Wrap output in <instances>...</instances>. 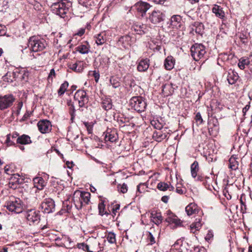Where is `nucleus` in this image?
<instances>
[{"label": "nucleus", "mask_w": 252, "mask_h": 252, "mask_svg": "<svg viewBox=\"0 0 252 252\" xmlns=\"http://www.w3.org/2000/svg\"><path fill=\"white\" fill-rule=\"evenodd\" d=\"M151 220L156 224L159 225L162 222L163 218L160 212L152 211L151 213Z\"/></svg>", "instance_id": "obj_19"}, {"label": "nucleus", "mask_w": 252, "mask_h": 252, "mask_svg": "<svg viewBox=\"0 0 252 252\" xmlns=\"http://www.w3.org/2000/svg\"><path fill=\"white\" fill-rule=\"evenodd\" d=\"M149 66V60L146 59L141 60L137 66V70L139 71H145L148 69Z\"/></svg>", "instance_id": "obj_28"}, {"label": "nucleus", "mask_w": 252, "mask_h": 252, "mask_svg": "<svg viewBox=\"0 0 252 252\" xmlns=\"http://www.w3.org/2000/svg\"><path fill=\"white\" fill-rule=\"evenodd\" d=\"M190 169L192 177L194 178H196L199 170L198 163L196 161H194L191 165Z\"/></svg>", "instance_id": "obj_36"}, {"label": "nucleus", "mask_w": 252, "mask_h": 252, "mask_svg": "<svg viewBox=\"0 0 252 252\" xmlns=\"http://www.w3.org/2000/svg\"><path fill=\"white\" fill-rule=\"evenodd\" d=\"M120 205L119 204H115L114 205L112 209V211L113 213V216L114 217V216L116 215V213L117 212L118 210L120 209Z\"/></svg>", "instance_id": "obj_49"}, {"label": "nucleus", "mask_w": 252, "mask_h": 252, "mask_svg": "<svg viewBox=\"0 0 252 252\" xmlns=\"http://www.w3.org/2000/svg\"><path fill=\"white\" fill-rule=\"evenodd\" d=\"M106 238L110 244H115L116 242V234L114 232H108L106 235Z\"/></svg>", "instance_id": "obj_39"}, {"label": "nucleus", "mask_w": 252, "mask_h": 252, "mask_svg": "<svg viewBox=\"0 0 252 252\" xmlns=\"http://www.w3.org/2000/svg\"><path fill=\"white\" fill-rule=\"evenodd\" d=\"M238 66L242 70H244L247 66L250 70L252 71V63L251 59H250V55L248 57L241 58L238 61Z\"/></svg>", "instance_id": "obj_13"}, {"label": "nucleus", "mask_w": 252, "mask_h": 252, "mask_svg": "<svg viewBox=\"0 0 252 252\" xmlns=\"http://www.w3.org/2000/svg\"><path fill=\"white\" fill-rule=\"evenodd\" d=\"M55 75H56V73H55L54 69H51L50 73L48 75V79L49 80L51 79V80H52L53 76L55 77Z\"/></svg>", "instance_id": "obj_53"}, {"label": "nucleus", "mask_w": 252, "mask_h": 252, "mask_svg": "<svg viewBox=\"0 0 252 252\" xmlns=\"http://www.w3.org/2000/svg\"><path fill=\"white\" fill-rule=\"evenodd\" d=\"M105 199L100 197V202L98 203V208L99 210V214L101 216L106 215L107 216L110 214V212H108L105 207Z\"/></svg>", "instance_id": "obj_23"}, {"label": "nucleus", "mask_w": 252, "mask_h": 252, "mask_svg": "<svg viewBox=\"0 0 252 252\" xmlns=\"http://www.w3.org/2000/svg\"><path fill=\"white\" fill-rule=\"evenodd\" d=\"M70 114H71V120L72 122H73V120L75 117V110L74 109H73L72 110V111L71 112Z\"/></svg>", "instance_id": "obj_64"}, {"label": "nucleus", "mask_w": 252, "mask_h": 252, "mask_svg": "<svg viewBox=\"0 0 252 252\" xmlns=\"http://www.w3.org/2000/svg\"><path fill=\"white\" fill-rule=\"evenodd\" d=\"M153 1L157 4H163L165 0H153Z\"/></svg>", "instance_id": "obj_62"}, {"label": "nucleus", "mask_w": 252, "mask_h": 252, "mask_svg": "<svg viewBox=\"0 0 252 252\" xmlns=\"http://www.w3.org/2000/svg\"><path fill=\"white\" fill-rule=\"evenodd\" d=\"M176 192L179 194H183L186 193V188L183 187V184L180 182L176 185Z\"/></svg>", "instance_id": "obj_38"}, {"label": "nucleus", "mask_w": 252, "mask_h": 252, "mask_svg": "<svg viewBox=\"0 0 252 252\" xmlns=\"http://www.w3.org/2000/svg\"><path fill=\"white\" fill-rule=\"evenodd\" d=\"M46 45V42L43 38H40L35 36L30 37L28 40V46L30 48V56H33V58H35L32 53L42 51L45 48Z\"/></svg>", "instance_id": "obj_2"}, {"label": "nucleus", "mask_w": 252, "mask_h": 252, "mask_svg": "<svg viewBox=\"0 0 252 252\" xmlns=\"http://www.w3.org/2000/svg\"><path fill=\"white\" fill-rule=\"evenodd\" d=\"M149 14V20L153 24H158L164 20V14L160 11L154 10Z\"/></svg>", "instance_id": "obj_10"}, {"label": "nucleus", "mask_w": 252, "mask_h": 252, "mask_svg": "<svg viewBox=\"0 0 252 252\" xmlns=\"http://www.w3.org/2000/svg\"><path fill=\"white\" fill-rule=\"evenodd\" d=\"M194 251V252H205V250L203 247H196Z\"/></svg>", "instance_id": "obj_57"}, {"label": "nucleus", "mask_w": 252, "mask_h": 252, "mask_svg": "<svg viewBox=\"0 0 252 252\" xmlns=\"http://www.w3.org/2000/svg\"><path fill=\"white\" fill-rule=\"evenodd\" d=\"M161 200L164 203H167L168 200V197L167 196H164L161 198Z\"/></svg>", "instance_id": "obj_63"}, {"label": "nucleus", "mask_w": 252, "mask_h": 252, "mask_svg": "<svg viewBox=\"0 0 252 252\" xmlns=\"http://www.w3.org/2000/svg\"><path fill=\"white\" fill-rule=\"evenodd\" d=\"M117 138L118 136L115 129H108L105 133V140L106 141L114 142Z\"/></svg>", "instance_id": "obj_18"}, {"label": "nucleus", "mask_w": 252, "mask_h": 252, "mask_svg": "<svg viewBox=\"0 0 252 252\" xmlns=\"http://www.w3.org/2000/svg\"><path fill=\"white\" fill-rule=\"evenodd\" d=\"M147 240L149 242V244L151 245H152L156 243L155 238L151 232H149L148 233Z\"/></svg>", "instance_id": "obj_44"}, {"label": "nucleus", "mask_w": 252, "mask_h": 252, "mask_svg": "<svg viewBox=\"0 0 252 252\" xmlns=\"http://www.w3.org/2000/svg\"><path fill=\"white\" fill-rule=\"evenodd\" d=\"M250 108V105H247L243 109V113L244 114V115H245L247 112V111Z\"/></svg>", "instance_id": "obj_60"}, {"label": "nucleus", "mask_w": 252, "mask_h": 252, "mask_svg": "<svg viewBox=\"0 0 252 252\" xmlns=\"http://www.w3.org/2000/svg\"><path fill=\"white\" fill-rule=\"evenodd\" d=\"M198 211V207L194 203H190L186 207V212L188 216L196 214Z\"/></svg>", "instance_id": "obj_22"}, {"label": "nucleus", "mask_w": 252, "mask_h": 252, "mask_svg": "<svg viewBox=\"0 0 252 252\" xmlns=\"http://www.w3.org/2000/svg\"><path fill=\"white\" fill-rule=\"evenodd\" d=\"M34 187L39 190H42L46 185V182L41 177H37L33 179Z\"/></svg>", "instance_id": "obj_21"}, {"label": "nucleus", "mask_w": 252, "mask_h": 252, "mask_svg": "<svg viewBox=\"0 0 252 252\" xmlns=\"http://www.w3.org/2000/svg\"><path fill=\"white\" fill-rule=\"evenodd\" d=\"M195 120L196 123L198 125H200L203 123V119L199 112L196 113L195 117Z\"/></svg>", "instance_id": "obj_47"}, {"label": "nucleus", "mask_w": 252, "mask_h": 252, "mask_svg": "<svg viewBox=\"0 0 252 252\" xmlns=\"http://www.w3.org/2000/svg\"><path fill=\"white\" fill-rule=\"evenodd\" d=\"M129 105L132 108L138 112H144L146 108L145 99L140 96L132 97L129 100Z\"/></svg>", "instance_id": "obj_4"}, {"label": "nucleus", "mask_w": 252, "mask_h": 252, "mask_svg": "<svg viewBox=\"0 0 252 252\" xmlns=\"http://www.w3.org/2000/svg\"><path fill=\"white\" fill-rule=\"evenodd\" d=\"M31 112L29 111H27L26 113L24 114V115L23 117V120H25L27 119H28L29 117H30L31 115Z\"/></svg>", "instance_id": "obj_58"}, {"label": "nucleus", "mask_w": 252, "mask_h": 252, "mask_svg": "<svg viewBox=\"0 0 252 252\" xmlns=\"http://www.w3.org/2000/svg\"><path fill=\"white\" fill-rule=\"evenodd\" d=\"M175 60L172 56L167 57L164 61V66L167 70L172 69L175 65Z\"/></svg>", "instance_id": "obj_29"}, {"label": "nucleus", "mask_w": 252, "mask_h": 252, "mask_svg": "<svg viewBox=\"0 0 252 252\" xmlns=\"http://www.w3.org/2000/svg\"><path fill=\"white\" fill-rule=\"evenodd\" d=\"M68 86V83L67 82L65 81L60 86V89H59L58 93L59 95H61L63 94L66 91Z\"/></svg>", "instance_id": "obj_40"}, {"label": "nucleus", "mask_w": 252, "mask_h": 252, "mask_svg": "<svg viewBox=\"0 0 252 252\" xmlns=\"http://www.w3.org/2000/svg\"><path fill=\"white\" fill-rule=\"evenodd\" d=\"M43 212L49 214L55 210V202L52 199H46L41 205Z\"/></svg>", "instance_id": "obj_11"}, {"label": "nucleus", "mask_w": 252, "mask_h": 252, "mask_svg": "<svg viewBox=\"0 0 252 252\" xmlns=\"http://www.w3.org/2000/svg\"><path fill=\"white\" fill-rule=\"evenodd\" d=\"M212 11L217 17L222 20L224 19L225 13L221 6L218 4L213 5Z\"/></svg>", "instance_id": "obj_16"}, {"label": "nucleus", "mask_w": 252, "mask_h": 252, "mask_svg": "<svg viewBox=\"0 0 252 252\" xmlns=\"http://www.w3.org/2000/svg\"><path fill=\"white\" fill-rule=\"evenodd\" d=\"M134 7L137 10L138 12L141 14V16L143 17L145 15L147 11L149 9L151 6L150 5L146 2L139 1L137 2L135 5Z\"/></svg>", "instance_id": "obj_14"}, {"label": "nucleus", "mask_w": 252, "mask_h": 252, "mask_svg": "<svg viewBox=\"0 0 252 252\" xmlns=\"http://www.w3.org/2000/svg\"><path fill=\"white\" fill-rule=\"evenodd\" d=\"M110 83L114 88H117L120 86V82L117 78L111 77L110 79Z\"/></svg>", "instance_id": "obj_41"}, {"label": "nucleus", "mask_w": 252, "mask_h": 252, "mask_svg": "<svg viewBox=\"0 0 252 252\" xmlns=\"http://www.w3.org/2000/svg\"><path fill=\"white\" fill-rule=\"evenodd\" d=\"M144 186V184H142V183H140V184H139L137 187V191H138L140 193H141L142 192V190H141V186Z\"/></svg>", "instance_id": "obj_61"}, {"label": "nucleus", "mask_w": 252, "mask_h": 252, "mask_svg": "<svg viewBox=\"0 0 252 252\" xmlns=\"http://www.w3.org/2000/svg\"><path fill=\"white\" fill-rule=\"evenodd\" d=\"M153 136L156 141L159 142L164 139L166 137V135L165 133L163 134L161 131L158 130L154 132Z\"/></svg>", "instance_id": "obj_37"}, {"label": "nucleus", "mask_w": 252, "mask_h": 252, "mask_svg": "<svg viewBox=\"0 0 252 252\" xmlns=\"http://www.w3.org/2000/svg\"><path fill=\"white\" fill-rule=\"evenodd\" d=\"M239 76L238 73L234 70H229L227 73V80L230 84H234L238 79Z\"/></svg>", "instance_id": "obj_24"}, {"label": "nucleus", "mask_w": 252, "mask_h": 252, "mask_svg": "<svg viewBox=\"0 0 252 252\" xmlns=\"http://www.w3.org/2000/svg\"><path fill=\"white\" fill-rule=\"evenodd\" d=\"M90 198L91 194L89 192L76 190L73 194L72 199L76 208L79 210L89 203Z\"/></svg>", "instance_id": "obj_3"}, {"label": "nucleus", "mask_w": 252, "mask_h": 252, "mask_svg": "<svg viewBox=\"0 0 252 252\" xmlns=\"http://www.w3.org/2000/svg\"><path fill=\"white\" fill-rule=\"evenodd\" d=\"M16 142L17 143L22 145H26L31 143L32 140L31 137L29 135L23 134L17 138Z\"/></svg>", "instance_id": "obj_27"}, {"label": "nucleus", "mask_w": 252, "mask_h": 252, "mask_svg": "<svg viewBox=\"0 0 252 252\" xmlns=\"http://www.w3.org/2000/svg\"><path fill=\"white\" fill-rule=\"evenodd\" d=\"M37 126L39 130L42 133L49 132L52 129L51 123L46 120H41L38 122Z\"/></svg>", "instance_id": "obj_12"}, {"label": "nucleus", "mask_w": 252, "mask_h": 252, "mask_svg": "<svg viewBox=\"0 0 252 252\" xmlns=\"http://www.w3.org/2000/svg\"><path fill=\"white\" fill-rule=\"evenodd\" d=\"M86 245V244L85 243H79L77 244V248L83 250L85 248V246Z\"/></svg>", "instance_id": "obj_59"}, {"label": "nucleus", "mask_w": 252, "mask_h": 252, "mask_svg": "<svg viewBox=\"0 0 252 252\" xmlns=\"http://www.w3.org/2000/svg\"><path fill=\"white\" fill-rule=\"evenodd\" d=\"M213 237V232L211 231H209L207 234L206 235L205 237V239L207 241H209L210 239H211Z\"/></svg>", "instance_id": "obj_54"}, {"label": "nucleus", "mask_w": 252, "mask_h": 252, "mask_svg": "<svg viewBox=\"0 0 252 252\" xmlns=\"http://www.w3.org/2000/svg\"><path fill=\"white\" fill-rule=\"evenodd\" d=\"M24 216L30 225L36 224L39 222V212L34 209L27 210L24 213Z\"/></svg>", "instance_id": "obj_8"}, {"label": "nucleus", "mask_w": 252, "mask_h": 252, "mask_svg": "<svg viewBox=\"0 0 252 252\" xmlns=\"http://www.w3.org/2000/svg\"><path fill=\"white\" fill-rule=\"evenodd\" d=\"M15 100V98L12 94L0 95V110L2 111L10 107Z\"/></svg>", "instance_id": "obj_7"}, {"label": "nucleus", "mask_w": 252, "mask_h": 252, "mask_svg": "<svg viewBox=\"0 0 252 252\" xmlns=\"http://www.w3.org/2000/svg\"><path fill=\"white\" fill-rule=\"evenodd\" d=\"M102 108L106 111L110 110L112 107V100L109 98H106L102 102Z\"/></svg>", "instance_id": "obj_34"}, {"label": "nucleus", "mask_w": 252, "mask_h": 252, "mask_svg": "<svg viewBox=\"0 0 252 252\" xmlns=\"http://www.w3.org/2000/svg\"><path fill=\"white\" fill-rule=\"evenodd\" d=\"M68 67L76 72L83 71L84 67V63L82 61H78L75 63L71 62L68 64Z\"/></svg>", "instance_id": "obj_17"}, {"label": "nucleus", "mask_w": 252, "mask_h": 252, "mask_svg": "<svg viewBox=\"0 0 252 252\" xmlns=\"http://www.w3.org/2000/svg\"><path fill=\"white\" fill-rule=\"evenodd\" d=\"M72 3L68 0H62L54 3L51 8L53 12L61 18H64L66 14L70 12Z\"/></svg>", "instance_id": "obj_1"}, {"label": "nucleus", "mask_w": 252, "mask_h": 252, "mask_svg": "<svg viewBox=\"0 0 252 252\" xmlns=\"http://www.w3.org/2000/svg\"><path fill=\"white\" fill-rule=\"evenodd\" d=\"M202 226L201 222V219H196V221L192 223L190 225V230L191 233H195L197 231H199Z\"/></svg>", "instance_id": "obj_30"}, {"label": "nucleus", "mask_w": 252, "mask_h": 252, "mask_svg": "<svg viewBox=\"0 0 252 252\" xmlns=\"http://www.w3.org/2000/svg\"><path fill=\"white\" fill-rule=\"evenodd\" d=\"M157 188L161 191H166L168 189L170 191H173L174 189V187L171 184H168L163 182L158 183L157 185Z\"/></svg>", "instance_id": "obj_26"}, {"label": "nucleus", "mask_w": 252, "mask_h": 252, "mask_svg": "<svg viewBox=\"0 0 252 252\" xmlns=\"http://www.w3.org/2000/svg\"><path fill=\"white\" fill-rule=\"evenodd\" d=\"M7 210L11 212L19 214L23 211L22 201L19 198L12 197L6 202L5 205Z\"/></svg>", "instance_id": "obj_6"}, {"label": "nucleus", "mask_w": 252, "mask_h": 252, "mask_svg": "<svg viewBox=\"0 0 252 252\" xmlns=\"http://www.w3.org/2000/svg\"><path fill=\"white\" fill-rule=\"evenodd\" d=\"M229 167L231 170H236L238 168L239 162L236 160V158L234 156H232L229 160Z\"/></svg>", "instance_id": "obj_33"}, {"label": "nucleus", "mask_w": 252, "mask_h": 252, "mask_svg": "<svg viewBox=\"0 0 252 252\" xmlns=\"http://www.w3.org/2000/svg\"><path fill=\"white\" fill-rule=\"evenodd\" d=\"M194 26L196 27L195 31L196 32L199 33H200L201 31L203 30V25L202 23L198 22H196L194 24Z\"/></svg>", "instance_id": "obj_45"}, {"label": "nucleus", "mask_w": 252, "mask_h": 252, "mask_svg": "<svg viewBox=\"0 0 252 252\" xmlns=\"http://www.w3.org/2000/svg\"><path fill=\"white\" fill-rule=\"evenodd\" d=\"M74 98L77 101L80 107L85 106L89 102V96L83 90H79L75 92Z\"/></svg>", "instance_id": "obj_9"}, {"label": "nucleus", "mask_w": 252, "mask_h": 252, "mask_svg": "<svg viewBox=\"0 0 252 252\" xmlns=\"http://www.w3.org/2000/svg\"><path fill=\"white\" fill-rule=\"evenodd\" d=\"M6 142L8 146H11L14 144V142L11 139L10 135H7Z\"/></svg>", "instance_id": "obj_51"}, {"label": "nucleus", "mask_w": 252, "mask_h": 252, "mask_svg": "<svg viewBox=\"0 0 252 252\" xmlns=\"http://www.w3.org/2000/svg\"><path fill=\"white\" fill-rule=\"evenodd\" d=\"M118 190L120 192L125 193L127 191V187L126 184H123L118 186Z\"/></svg>", "instance_id": "obj_46"}, {"label": "nucleus", "mask_w": 252, "mask_h": 252, "mask_svg": "<svg viewBox=\"0 0 252 252\" xmlns=\"http://www.w3.org/2000/svg\"><path fill=\"white\" fill-rule=\"evenodd\" d=\"M93 76L94 78L95 81L97 83L98 82L100 75L98 71L96 70L93 71Z\"/></svg>", "instance_id": "obj_48"}, {"label": "nucleus", "mask_w": 252, "mask_h": 252, "mask_svg": "<svg viewBox=\"0 0 252 252\" xmlns=\"http://www.w3.org/2000/svg\"><path fill=\"white\" fill-rule=\"evenodd\" d=\"M170 25L173 29H178L182 26V17L179 15H173L170 20Z\"/></svg>", "instance_id": "obj_15"}, {"label": "nucleus", "mask_w": 252, "mask_h": 252, "mask_svg": "<svg viewBox=\"0 0 252 252\" xmlns=\"http://www.w3.org/2000/svg\"><path fill=\"white\" fill-rule=\"evenodd\" d=\"M13 73L7 72L4 76L2 79L4 81L10 83L13 82Z\"/></svg>", "instance_id": "obj_42"}, {"label": "nucleus", "mask_w": 252, "mask_h": 252, "mask_svg": "<svg viewBox=\"0 0 252 252\" xmlns=\"http://www.w3.org/2000/svg\"><path fill=\"white\" fill-rule=\"evenodd\" d=\"M85 32V29L83 28L80 29L78 32L75 34V35H77L78 36H81L83 35Z\"/></svg>", "instance_id": "obj_56"}, {"label": "nucleus", "mask_w": 252, "mask_h": 252, "mask_svg": "<svg viewBox=\"0 0 252 252\" xmlns=\"http://www.w3.org/2000/svg\"><path fill=\"white\" fill-rule=\"evenodd\" d=\"M131 39V37L129 35H126L119 38L118 43L124 48H127L128 46L130 45Z\"/></svg>", "instance_id": "obj_25"}, {"label": "nucleus", "mask_w": 252, "mask_h": 252, "mask_svg": "<svg viewBox=\"0 0 252 252\" xmlns=\"http://www.w3.org/2000/svg\"><path fill=\"white\" fill-rule=\"evenodd\" d=\"M165 220L169 223H174L177 226L181 224V221L176 216H169Z\"/></svg>", "instance_id": "obj_35"}, {"label": "nucleus", "mask_w": 252, "mask_h": 252, "mask_svg": "<svg viewBox=\"0 0 252 252\" xmlns=\"http://www.w3.org/2000/svg\"><path fill=\"white\" fill-rule=\"evenodd\" d=\"M131 29L136 34H143L146 32V26L142 24L135 23Z\"/></svg>", "instance_id": "obj_20"}, {"label": "nucleus", "mask_w": 252, "mask_h": 252, "mask_svg": "<svg viewBox=\"0 0 252 252\" xmlns=\"http://www.w3.org/2000/svg\"><path fill=\"white\" fill-rule=\"evenodd\" d=\"M151 124L152 126H154V127L156 128V129H160L161 128H162V126L161 124H157L156 122L155 121H153L152 122H151Z\"/></svg>", "instance_id": "obj_52"}, {"label": "nucleus", "mask_w": 252, "mask_h": 252, "mask_svg": "<svg viewBox=\"0 0 252 252\" xmlns=\"http://www.w3.org/2000/svg\"><path fill=\"white\" fill-rule=\"evenodd\" d=\"M23 102L22 101H20V102H19L17 104V107H16V108H17V110H16V114L17 115H19L20 113V111L23 107Z\"/></svg>", "instance_id": "obj_50"}, {"label": "nucleus", "mask_w": 252, "mask_h": 252, "mask_svg": "<svg viewBox=\"0 0 252 252\" xmlns=\"http://www.w3.org/2000/svg\"><path fill=\"white\" fill-rule=\"evenodd\" d=\"M90 45L88 42L79 45L76 48V51L82 54H88L90 51Z\"/></svg>", "instance_id": "obj_31"}, {"label": "nucleus", "mask_w": 252, "mask_h": 252, "mask_svg": "<svg viewBox=\"0 0 252 252\" xmlns=\"http://www.w3.org/2000/svg\"><path fill=\"white\" fill-rule=\"evenodd\" d=\"M191 56L195 61L203 58L206 53V48L202 44L196 43L190 48Z\"/></svg>", "instance_id": "obj_5"}, {"label": "nucleus", "mask_w": 252, "mask_h": 252, "mask_svg": "<svg viewBox=\"0 0 252 252\" xmlns=\"http://www.w3.org/2000/svg\"><path fill=\"white\" fill-rule=\"evenodd\" d=\"M4 172L7 174H11L12 173V170L10 169V167L9 165H6L4 167Z\"/></svg>", "instance_id": "obj_55"}, {"label": "nucleus", "mask_w": 252, "mask_h": 252, "mask_svg": "<svg viewBox=\"0 0 252 252\" xmlns=\"http://www.w3.org/2000/svg\"><path fill=\"white\" fill-rule=\"evenodd\" d=\"M94 38L95 43L97 45H101L106 41L105 34L104 32H101L95 35Z\"/></svg>", "instance_id": "obj_32"}, {"label": "nucleus", "mask_w": 252, "mask_h": 252, "mask_svg": "<svg viewBox=\"0 0 252 252\" xmlns=\"http://www.w3.org/2000/svg\"><path fill=\"white\" fill-rule=\"evenodd\" d=\"M22 49H21V51L22 53V54L24 55L25 57H29L31 59H32V57L33 56H30V48L27 46H25L24 48L23 46H21Z\"/></svg>", "instance_id": "obj_43"}]
</instances>
